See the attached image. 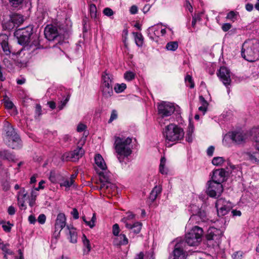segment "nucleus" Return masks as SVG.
Instances as JSON below:
<instances>
[{
    "mask_svg": "<svg viewBox=\"0 0 259 259\" xmlns=\"http://www.w3.org/2000/svg\"><path fill=\"white\" fill-rule=\"evenodd\" d=\"M39 42L37 35H33L30 37L28 42L24 46V48L27 50H32V51L38 49Z\"/></svg>",
    "mask_w": 259,
    "mask_h": 259,
    "instance_id": "4be33fe9",
    "label": "nucleus"
},
{
    "mask_svg": "<svg viewBox=\"0 0 259 259\" xmlns=\"http://www.w3.org/2000/svg\"><path fill=\"white\" fill-rule=\"evenodd\" d=\"M241 55L249 62L257 60L259 58V40L257 39L246 40L242 46Z\"/></svg>",
    "mask_w": 259,
    "mask_h": 259,
    "instance_id": "f03ea898",
    "label": "nucleus"
},
{
    "mask_svg": "<svg viewBox=\"0 0 259 259\" xmlns=\"http://www.w3.org/2000/svg\"><path fill=\"white\" fill-rule=\"evenodd\" d=\"M185 82L187 83V85L189 86V87L191 89L194 87V83L192 80V76L190 75H187L185 77Z\"/></svg>",
    "mask_w": 259,
    "mask_h": 259,
    "instance_id": "09e8293b",
    "label": "nucleus"
},
{
    "mask_svg": "<svg viewBox=\"0 0 259 259\" xmlns=\"http://www.w3.org/2000/svg\"><path fill=\"white\" fill-rule=\"evenodd\" d=\"M193 132H194V126L191 123H190L188 125V130L187 131V134H186V141L189 143L191 142L193 140Z\"/></svg>",
    "mask_w": 259,
    "mask_h": 259,
    "instance_id": "473e14b6",
    "label": "nucleus"
},
{
    "mask_svg": "<svg viewBox=\"0 0 259 259\" xmlns=\"http://www.w3.org/2000/svg\"><path fill=\"white\" fill-rule=\"evenodd\" d=\"M218 75L223 84L228 89L227 92L229 94L230 90L228 86L230 85L231 82L230 70L226 67H221Z\"/></svg>",
    "mask_w": 259,
    "mask_h": 259,
    "instance_id": "9b49d317",
    "label": "nucleus"
},
{
    "mask_svg": "<svg viewBox=\"0 0 259 259\" xmlns=\"http://www.w3.org/2000/svg\"><path fill=\"white\" fill-rule=\"evenodd\" d=\"M223 191L222 184L210 181L208 182L207 189V194L211 197H215L220 196Z\"/></svg>",
    "mask_w": 259,
    "mask_h": 259,
    "instance_id": "9d476101",
    "label": "nucleus"
},
{
    "mask_svg": "<svg viewBox=\"0 0 259 259\" xmlns=\"http://www.w3.org/2000/svg\"><path fill=\"white\" fill-rule=\"evenodd\" d=\"M163 135L166 142H177L183 139L184 132L178 125L170 123L163 129Z\"/></svg>",
    "mask_w": 259,
    "mask_h": 259,
    "instance_id": "7ed1b4c3",
    "label": "nucleus"
},
{
    "mask_svg": "<svg viewBox=\"0 0 259 259\" xmlns=\"http://www.w3.org/2000/svg\"><path fill=\"white\" fill-rule=\"evenodd\" d=\"M111 75L104 72L102 75V82L101 87L112 88Z\"/></svg>",
    "mask_w": 259,
    "mask_h": 259,
    "instance_id": "bb28decb",
    "label": "nucleus"
},
{
    "mask_svg": "<svg viewBox=\"0 0 259 259\" xmlns=\"http://www.w3.org/2000/svg\"><path fill=\"white\" fill-rule=\"evenodd\" d=\"M178 48V44L177 41H170L167 44L166 48L168 51H175Z\"/></svg>",
    "mask_w": 259,
    "mask_h": 259,
    "instance_id": "37998d69",
    "label": "nucleus"
},
{
    "mask_svg": "<svg viewBox=\"0 0 259 259\" xmlns=\"http://www.w3.org/2000/svg\"><path fill=\"white\" fill-rule=\"evenodd\" d=\"M136 74L131 71H126L124 74V78L127 81H131L135 79Z\"/></svg>",
    "mask_w": 259,
    "mask_h": 259,
    "instance_id": "a18cd8bd",
    "label": "nucleus"
},
{
    "mask_svg": "<svg viewBox=\"0 0 259 259\" xmlns=\"http://www.w3.org/2000/svg\"><path fill=\"white\" fill-rule=\"evenodd\" d=\"M126 88V85L124 83L121 84L117 83L114 86V91L117 93H120L123 92Z\"/></svg>",
    "mask_w": 259,
    "mask_h": 259,
    "instance_id": "c03bdc74",
    "label": "nucleus"
},
{
    "mask_svg": "<svg viewBox=\"0 0 259 259\" xmlns=\"http://www.w3.org/2000/svg\"><path fill=\"white\" fill-rule=\"evenodd\" d=\"M98 187L100 190L103 191L106 190L109 193L112 192L116 190V185L110 182L109 183L101 184Z\"/></svg>",
    "mask_w": 259,
    "mask_h": 259,
    "instance_id": "c85d7f7f",
    "label": "nucleus"
},
{
    "mask_svg": "<svg viewBox=\"0 0 259 259\" xmlns=\"http://www.w3.org/2000/svg\"><path fill=\"white\" fill-rule=\"evenodd\" d=\"M185 246V242H181L176 244L175 249L173 251V259H186L187 256V252L184 250V247Z\"/></svg>",
    "mask_w": 259,
    "mask_h": 259,
    "instance_id": "4468645a",
    "label": "nucleus"
},
{
    "mask_svg": "<svg viewBox=\"0 0 259 259\" xmlns=\"http://www.w3.org/2000/svg\"><path fill=\"white\" fill-rule=\"evenodd\" d=\"M175 110V107L172 103L163 101L158 105V114L163 118L164 117L171 115ZM162 119H161L159 122L162 123Z\"/></svg>",
    "mask_w": 259,
    "mask_h": 259,
    "instance_id": "6e6552de",
    "label": "nucleus"
},
{
    "mask_svg": "<svg viewBox=\"0 0 259 259\" xmlns=\"http://www.w3.org/2000/svg\"><path fill=\"white\" fill-rule=\"evenodd\" d=\"M38 195V192L36 190H32L31 192V195L29 199V204L30 206H33L35 202L36 198Z\"/></svg>",
    "mask_w": 259,
    "mask_h": 259,
    "instance_id": "ea45409f",
    "label": "nucleus"
},
{
    "mask_svg": "<svg viewBox=\"0 0 259 259\" xmlns=\"http://www.w3.org/2000/svg\"><path fill=\"white\" fill-rule=\"evenodd\" d=\"M232 207V204L229 201L222 198L218 199L215 202V207L218 214L220 217L227 214Z\"/></svg>",
    "mask_w": 259,
    "mask_h": 259,
    "instance_id": "1a4fd4ad",
    "label": "nucleus"
},
{
    "mask_svg": "<svg viewBox=\"0 0 259 259\" xmlns=\"http://www.w3.org/2000/svg\"><path fill=\"white\" fill-rule=\"evenodd\" d=\"M103 95L105 98L111 97L113 94V88L101 87Z\"/></svg>",
    "mask_w": 259,
    "mask_h": 259,
    "instance_id": "4c0bfd02",
    "label": "nucleus"
},
{
    "mask_svg": "<svg viewBox=\"0 0 259 259\" xmlns=\"http://www.w3.org/2000/svg\"><path fill=\"white\" fill-rule=\"evenodd\" d=\"M83 221L85 223V225L89 227H94L95 226V222L96 218L95 213L93 214V216L91 221H87L85 217H82Z\"/></svg>",
    "mask_w": 259,
    "mask_h": 259,
    "instance_id": "a19ab883",
    "label": "nucleus"
},
{
    "mask_svg": "<svg viewBox=\"0 0 259 259\" xmlns=\"http://www.w3.org/2000/svg\"><path fill=\"white\" fill-rule=\"evenodd\" d=\"M127 217L126 218H124L122 219L123 221L126 222L127 220H133L135 218V214H133L132 212H128L127 213Z\"/></svg>",
    "mask_w": 259,
    "mask_h": 259,
    "instance_id": "6e6d98bb",
    "label": "nucleus"
},
{
    "mask_svg": "<svg viewBox=\"0 0 259 259\" xmlns=\"http://www.w3.org/2000/svg\"><path fill=\"white\" fill-rule=\"evenodd\" d=\"M8 146L12 149H19L22 146L21 140L19 136H15L11 140L5 142Z\"/></svg>",
    "mask_w": 259,
    "mask_h": 259,
    "instance_id": "5701e85b",
    "label": "nucleus"
},
{
    "mask_svg": "<svg viewBox=\"0 0 259 259\" xmlns=\"http://www.w3.org/2000/svg\"><path fill=\"white\" fill-rule=\"evenodd\" d=\"M165 164L166 159L164 157H162L160 159V163L159 165V171L163 175L166 174L167 172V169L165 167Z\"/></svg>",
    "mask_w": 259,
    "mask_h": 259,
    "instance_id": "f704fd0d",
    "label": "nucleus"
},
{
    "mask_svg": "<svg viewBox=\"0 0 259 259\" xmlns=\"http://www.w3.org/2000/svg\"><path fill=\"white\" fill-rule=\"evenodd\" d=\"M63 181H61L60 185L61 187H65L66 189H69L72 185V181L69 180L68 178H66L63 176Z\"/></svg>",
    "mask_w": 259,
    "mask_h": 259,
    "instance_id": "72a5a7b5",
    "label": "nucleus"
},
{
    "mask_svg": "<svg viewBox=\"0 0 259 259\" xmlns=\"http://www.w3.org/2000/svg\"><path fill=\"white\" fill-rule=\"evenodd\" d=\"M255 147L257 151L253 152H249L247 154L251 162L259 164V145L255 144Z\"/></svg>",
    "mask_w": 259,
    "mask_h": 259,
    "instance_id": "cd10ccee",
    "label": "nucleus"
},
{
    "mask_svg": "<svg viewBox=\"0 0 259 259\" xmlns=\"http://www.w3.org/2000/svg\"><path fill=\"white\" fill-rule=\"evenodd\" d=\"M49 180L53 183L60 184L61 181H63V175L59 173L51 172L49 177Z\"/></svg>",
    "mask_w": 259,
    "mask_h": 259,
    "instance_id": "2f4dec72",
    "label": "nucleus"
},
{
    "mask_svg": "<svg viewBox=\"0 0 259 259\" xmlns=\"http://www.w3.org/2000/svg\"><path fill=\"white\" fill-rule=\"evenodd\" d=\"M243 256V252L241 251H238L234 252L232 257L233 259H241Z\"/></svg>",
    "mask_w": 259,
    "mask_h": 259,
    "instance_id": "864d4df0",
    "label": "nucleus"
},
{
    "mask_svg": "<svg viewBox=\"0 0 259 259\" xmlns=\"http://www.w3.org/2000/svg\"><path fill=\"white\" fill-rule=\"evenodd\" d=\"M131 138L115 137L114 148L117 154V157L120 162H122L125 157L130 156L132 152L131 144Z\"/></svg>",
    "mask_w": 259,
    "mask_h": 259,
    "instance_id": "f257e3e1",
    "label": "nucleus"
},
{
    "mask_svg": "<svg viewBox=\"0 0 259 259\" xmlns=\"http://www.w3.org/2000/svg\"><path fill=\"white\" fill-rule=\"evenodd\" d=\"M66 221L65 215L63 213H59L56 220L55 227H65Z\"/></svg>",
    "mask_w": 259,
    "mask_h": 259,
    "instance_id": "7c9ffc66",
    "label": "nucleus"
},
{
    "mask_svg": "<svg viewBox=\"0 0 259 259\" xmlns=\"http://www.w3.org/2000/svg\"><path fill=\"white\" fill-rule=\"evenodd\" d=\"M24 0H9L11 6L14 8H17L21 5Z\"/></svg>",
    "mask_w": 259,
    "mask_h": 259,
    "instance_id": "3c124183",
    "label": "nucleus"
},
{
    "mask_svg": "<svg viewBox=\"0 0 259 259\" xmlns=\"http://www.w3.org/2000/svg\"><path fill=\"white\" fill-rule=\"evenodd\" d=\"M27 192L24 188H21L17 194L18 204L21 209H25L26 205L25 204V200L26 199Z\"/></svg>",
    "mask_w": 259,
    "mask_h": 259,
    "instance_id": "aec40b11",
    "label": "nucleus"
},
{
    "mask_svg": "<svg viewBox=\"0 0 259 259\" xmlns=\"http://www.w3.org/2000/svg\"><path fill=\"white\" fill-rule=\"evenodd\" d=\"M146 259H154L153 251H151L146 254Z\"/></svg>",
    "mask_w": 259,
    "mask_h": 259,
    "instance_id": "774afa93",
    "label": "nucleus"
},
{
    "mask_svg": "<svg viewBox=\"0 0 259 259\" xmlns=\"http://www.w3.org/2000/svg\"><path fill=\"white\" fill-rule=\"evenodd\" d=\"M46 217L44 214H40L37 218L38 222L41 225L44 224L46 222Z\"/></svg>",
    "mask_w": 259,
    "mask_h": 259,
    "instance_id": "5fc2aeb1",
    "label": "nucleus"
},
{
    "mask_svg": "<svg viewBox=\"0 0 259 259\" xmlns=\"http://www.w3.org/2000/svg\"><path fill=\"white\" fill-rule=\"evenodd\" d=\"M231 24L229 23H224L222 26V29L224 31L226 32L231 28Z\"/></svg>",
    "mask_w": 259,
    "mask_h": 259,
    "instance_id": "bf43d9fd",
    "label": "nucleus"
},
{
    "mask_svg": "<svg viewBox=\"0 0 259 259\" xmlns=\"http://www.w3.org/2000/svg\"><path fill=\"white\" fill-rule=\"evenodd\" d=\"M4 129L6 132V134L4 137L5 142L9 140H11L13 138V137H15V136L18 135L16 133L15 129L8 121L4 122Z\"/></svg>",
    "mask_w": 259,
    "mask_h": 259,
    "instance_id": "dca6fc26",
    "label": "nucleus"
},
{
    "mask_svg": "<svg viewBox=\"0 0 259 259\" xmlns=\"http://www.w3.org/2000/svg\"><path fill=\"white\" fill-rule=\"evenodd\" d=\"M90 14L92 18L96 19L97 18V10L95 4H91L89 8Z\"/></svg>",
    "mask_w": 259,
    "mask_h": 259,
    "instance_id": "e433bc0d",
    "label": "nucleus"
},
{
    "mask_svg": "<svg viewBox=\"0 0 259 259\" xmlns=\"http://www.w3.org/2000/svg\"><path fill=\"white\" fill-rule=\"evenodd\" d=\"M117 117V114L115 111H113L111 113L110 118L108 121L109 123H111L112 122L114 119H116Z\"/></svg>",
    "mask_w": 259,
    "mask_h": 259,
    "instance_id": "052dcab7",
    "label": "nucleus"
},
{
    "mask_svg": "<svg viewBox=\"0 0 259 259\" xmlns=\"http://www.w3.org/2000/svg\"><path fill=\"white\" fill-rule=\"evenodd\" d=\"M160 24H157L149 27L147 30V33L149 38L153 40H156L160 36Z\"/></svg>",
    "mask_w": 259,
    "mask_h": 259,
    "instance_id": "f3484780",
    "label": "nucleus"
},
{
    "mask_svg": "<svg viewBox=\"0 0 259 259\" xmlns=\"http://www.w3.org/2000/svg\"><path fill=\"white\" fill-rule=\"evenodd\" d=\"M81 241L83 244L82 252L83 255H88L91 249V244L89 239H88L85 234H83L81 237Z\"/></svg>",
    "mask_w": 259,
    "mask_h": 259,
    "instance_id": "393cba45",
    "label": "nucleus"
},
{
    "mask_svg": "<svg viewBox=\"0 0 259 259\" xmlns=\"http://www.w3.org/2000/svg\"><path fill=\"white\" fill-rule=\"evenodd\" d=\"M69 99L70 96L68 95L65 99L60 101L58 106V108L59 110H61L64 108V107L66 106V104L69 101Z\"/></svg>",
    "mask_w": 259,
    "mask_h": 259,
    "instance_id": "de8ad7c7",
    "label": "nucleus"
},
{
    "mask_svg": "<svg viewBox=\"0 0 259 259\" xmlns=\"http://www.w3.org/2000/svg\"><path fill=\"white\" fill-rule=\"evenodd\" d=\"M35 113L38 116L41 114V107L39 104H37L35 107Z\"/></svg>",
    "mask_w": 259,
    "mask_h": 259,
    "instance_id": "69168bd1",
    "label": "nucleus"
},
{
    "mask_svg": "<svg viewBox=\"0 0 259 259\" xmlns=\"http://www.w3.org/2000/svg\"><path fill=\"white\" fill-rule=\"evenodd\" d=\"M95 162L96 165L102 170H105L107 168L106 164L102 156L99 154H96L95 156Z\"/></svg>",
    "mask_w": 259,
    "mask_h": 259,
    "instance_id": "c756f323",
    "label": "nucleus"
},
{
    "mask_svg": "<svg viewBox=\"0 0 259 259\" xmlns=\"http://www.w3.org/2000/svg\"><path fill=\"white\" fill-rule=\"evenodd\" d=\"M207 220L206 212L200 211L199 213L192 214L188 223L189 225H192L193 227H198V225H201V223L205 222Z\"/></svg>",
    "mask_w": 259,
    "mask_h": 259,
    "instance_id": "ddd939ff",
    "label": "nucleus"
},
{
    "mask_svg": "<svg viewBox=\"0 0 259 259\" xmlns=\"http://www.w3.org/2000/svg\"><path fill=\"white\" fill-rule=\"evenodd\" d=\"M24 22L23 16L17 13H10L4 16L2 26L4 29L11 30L17 28Z\"/></svg>",
    "mask_w": 259,
    "mask_h": 259,
    "instance_id": "20e7f679",
    "label": "nucleus"
},
{
    "mask_svg": "<svg viewBox=\"0 0 259 259\" xmlns=\"http://www.w3.org/2000/svg\"><path fill=\"white\" fill-rule=\"evenodd\" d=\"M86 128V126L82 123H80L78 125L77 127V131L78 132H81L83 131Z\"/></svg>",
    "mask_w": 259,
    "mask_h": 259,
    "instance_id": "338daca9",
    "label": "nucleus"
},
{
    "mask_svg": "<svg viewBox=\"0 0 259 259\" xmlns=\"http://www.w3.org/2000/svg\"><path fill=\"white\" fill-rule=\"evenodd\" d=\"M84 153V150L78 147L72 152L66 153L62 156L63 160L76 161L81 158Z\"/></svg>",
    "mask_w": 259,
    "mask_h": 259,
    "instance_id": "f8f14e48",
    "label": "nucleus"
},
{
    "mask_svg": "<svg viewBox=\"0 0 259 259\" xmlns=\"http://www.w3.org/2000/svg\"><path fill=\"white\" fill-rule=\"evenodd\" d=\"M45 35L49 40H54L58 36L56 28L52 25H47L44 31Z\"/></svg>",
    "mask_w": 259,
    "mask_h": 259,
    "instance_id": "6ab92c4d",
    "label": "nucleus"
},
{
    "mask_svg": "<svg viewBox=\"0 0 259 259\" xmlns=\"http://www.w3.org/2000/svg\"><path fill=\"white\" fill-rule=\"evenodd\" d=\"M134 35L136 45L139 47H141L143 44V37L141 33L134 32Z\"/></svg>",
    "mask_w": 259,
    "mask_h": 259,
    "instance_id": "c9c22d12",
    "label": "nucleus"
},
{
    "mask_svg": "<svg viewBox=\"0 0 259 259\" xmlns=\"http://www.w3.org/2000/svg\"><path fill=\"white\" fill-rule=\"evenodd\" d=\"M99 175L100 184L109 183L110 182L109 176L108 174L102 172L99 173Z\"/></svg>",
    "mask_w": 259,
    "mask_h": 259,
    "instance_id": "58836bf2",
    "label": "nucleus"
},
{
    "mask_svg": "<svg viewBox=\"0 0 259 259\" xmlns=\"http://www.w3.org/2000/svg\"><path fill=\"white\" fill-rule=\"evenodd\" d=\"M190 210L192 213V214L199 213L200 211H204L202 209L199 208V206L195 204H191L190 206Z\"/></svg>",
    "mask_w": 259,
    "mask_h": 259,
    "instance_id": "49530a36",
    "label": "nucleus"
},
{
    "mask_svg": "<svg viewBox=\"0 0 259 259\" xmlns=\"http://www.w3.org/2000/svg\"><path fill=\"white\" fill-rule=\"evenodd\" d=\"M151 192H154V194L158 196L161 192V188L160 186H155Z\"/></svg>",
    "mask_w": 259,
    "mask_h": 259,
    "instance_id": "680f3d73",
    "label": "nucleus"
},
{
    "mask_svg": "<svg viewBox=\"0 0 259 259\" xmlns=\"http://www.w3.org/2000/svg\"><path fill=\"white\" fill-rule=\"evenodd\" d=\"M71 214L74 219H77L79 218V214L76 208H73L71 212Z\"/></svg>",
    "mask_w": 259,
    "mask_h": 259,
    "instance_id": "13d9d810",
    "label": "nucleus"
},
{
    "mask_svg": "<svg viewBox=\"0 0 259 259\" xmlns=\"http://www.w3.org/2000/svg\"><path fill=\"white\" fill-rule=\"evenodd\" d=\"M113 243L115 246L125 245L128 243V239L124 234H120L114 238Z\"/></svg>",
    "mask_w": 259,
    "mask_h": 259,
    "instance_id": "a878e982",
    "label": "nucleus"
},
{
    "mask_svg": "<svg viewBox=\"0 0 259 259\" xmlns=\"http://www.w3.org/2000/svg\"><path fill=\"white\" fill-rule=\"evenodd\" d=\"M203 231L202 228H192L185 236L186 242L190 246L197 245L201 240Z\"/></svg>",
    "mask_w": 259,
    "mask_h": 259,
    "instance_id": "39448f33",
    "label": "nucleus"
},
{
    "mask_svg": "<svg viewBox=\"0 0 259 259\" xmlns=\"http://www.w3.org/2000/svg\"><path fill=\"white\" fill-rule=\"evenodd\" d=\"M32 31L33 29L30 27L19 29L15 32L14 35L17 38L19 44L25 46L30 40Z\"/></svg>",
    "mask_w": 259,
    "mask_h": 259,
    "instance_id": "0eeeda50",
    "label": "nucleus"
},
{
    "mask_svg": "<svg viewBox=\"0 0 259 259\" xmlns=\"http://www.w3.org/2000/svg\"><path fill=\"white\" fill-rule=\"evenodd\" d=\"M8 36L6 34H1L0 35V44L3 51L6 55H10L12 51L8 45Z\"/></svg>",
    "mask_w": 259,
    "mask_h": 259,
    "instance_id": "412c9836",
    "label": "nucleus"
},
{
    "mask_svg": "<svg viewBox=\"0 0 259 259\" xmlns=\"http://www.w3.org/2000/svg\"><path fill=\"white\" fill-rule=\"evenodd\" d=\"M4 102L6 108L8 109H12L14 107L13 103L8 98H5Z\"/></svg>",
    "mask_w": 259,
    "mask_h": 259,
    "instance_id": "8fccbe9b",
    "label": "nucleus"
},
{
    "mask_svg": "<svg viewBox=\"0 0 259 259\" xmlns=\"http://www.w3.org/2000/svg\"><path fill=\"white\" fill-rule=\"evenodd\" d=\"M200 20V18L198 15H195L193 17L192 21V26L194 27L196 22Z\"/></svg>",
    "mask_w": 259,
    "mask_h": 259,
    "instance_id": "e2e57ef3",
    "label": "nucleus"
},
{
    "mask_svg": "<svg viewBox=\"0 0 259 259\" xmlns=\"http://www.w3.org/2000/svg\"><path fill=\"white\" fill-rule=\"evenodd\" d=\"M236 16V13H235L234 11H231L227 14L226 18L229 20L234 21Z\"/></svg>",
    "mask_w": 259,
    "mask_h": 259,
    "instance_id": "4d7b16f0",
    "label": "nucleus"
},
{
    "mask_svg": "<svg viewBox=\"0 0 259 259\" xmlns=\"http://www.w3.org/2000/svg\"><path fill=\"white\" fill-rule=\"evenodd\" d=\"M66 233L70 242L76 243L77 242V233L75 228H66Z\"/></svg>",
    "mask_w": 259,
    "mask_h": 259,
    "instance_id": "b1692460",
    "label": "nucleus"
},
{
    "mask_svg": "<svg viewBox=\"0 0 259 259\" xmlns=\"http://www.w3.org/2000/svg\"><path fill=\"white\" fill-rule=\"evenodd\" d=\"M224 231L218 228H209L206 234V239L210 246H219Z\"/></svg>",
    "mask_w": 259,
    "mask_h": 259,
    "instance_id": "423d86ee",
    "label": "nucleus"
},
{
    "mask_svg": "<svg viewBox=\"0 0 259 259\" xmlns=\"http://www.w3.org/2000/svg\"><path fill=\"white\" fill-rule=\"evenodd\" d=\"M225 177L226 171L224 169H215L213 172L211 181L222 184L225 181Z\"/></svg>",
    "mask_w": 259,
    "mask_h": 259,
    "instance_id": "a211bd4d",
    "label": "nucleus"
},
{
    "mask_svg": "<svg viewBox=\"0 0 259 259\" xmlns=\"http://www.w3.org/2000/svg\"><path fill=\"white\" fill-rule=\"evenodd\" d=\"M214 150V147L212 146H209L207 150V154L209 156H212Z\"/></svg>",
    "mask_w": 259,
    "mask_h": 259,
    "instance_id": "0e129e2a",
    "label": "nucleus"
},
{
    "mask_svg": "<svg viewBox=\"0 0 259 259\" xmlns=\"http://www.w3.org/2000/svg\"><path fill=\"white\" fill-rule=\"evenodd\" d=\"M230 138L237 144H241L244 141L245 137L242 132L240 131H233L229 133L224 138V140Z\"/></svg>",
    "mask_w": 259,
    "mask_h": 259,
    "instance_id": "2eb2a0df",
    "label": "nucleus"
},
{
    "mask_svg": "<svg viewBox=\"0 0 259 259\" xmlns=\"http://www.w3.org/2000/svg\"><path fill=\"white\" fill-rule=\"evenodd\" d=\"M225 161L223 157H214L212 160V163L215 166L222 165Z\"/></svg>",
    "mask_w": 259,
    "mask_h": 259,
    "instance_id": "79ce46f5",
    "label": "nucleus"
},
{
    "mask_svg": "<svg viewBox=\"0 0 259 259\" xmlns=\"http://www.w3.org/2000/svg\"><path fill=\"white\" fill-rule=\"evenodd\" d=\"M103 14L108 17H110L114 14L113 10L109 8H106L103 10Z\"/></svg>",
    "mask_w": 259,
    "mask_h": 259,
    "instance_id": "603ef678",
    "label": "nucleus"
}]
</instances>
